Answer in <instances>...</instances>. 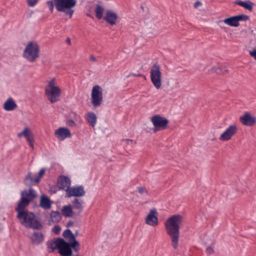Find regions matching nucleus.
<instances>
[{
  "label": "nucleus",
  "instance_id": "1",
  "mask_svg": "<svg viewBox=\"0 0 256 256\" xmlns=\"http://www.w3.org/2000/svg\"><path fill=\"white\" fill-rule=\"evenodd\" d=\"M182 221V217L181 215L174 214L170 217L164 224L167 234L170 237L172 244L174 249L178 246L180 227Z\"/></svg>",
  "mask_w": 256,
  "mask_h": 256
},
{
  "label": "nucleus",
  "instance_id": "2",
  "mask_svg": "<svg viewBox=\"0 0 256 256\" xmlns=\"http://www.w3.org/2000/svg\"><path fill=\"white\" fill-rule=\"evenodd\" d=\"M76 0H52L47 2L46 4L52 12H53L55 6L58 12H62L66 15H68L70 18H72L74 12L72 8L76 6Z\"/></svg>",
  "mask_w": 256,
  "mask_h": 256
},
{
  "label": "nucleus",
  "instance_id": "3",
  "mask_svg": "<svg viewBox=\"0 0 256 256\" xmlns=\"http://www.w3.org/2000/svg\"><path fill=\"white\" fill-rule=\"evenodd\" d=\"M45 95L51 103H55L59 100L62 90L58 85L54 78L50 80L44 88Z\"/></svg>",
  "mask_w": 256,
  "mask_h": 256
},
{
  "label": "nucleus",
  "instance_id": "4",
  "mask_svg": "<svg viewBox=\"0 0 256 256\" xmlns=\"http://www.w3.org/2000/svg\"><path fill=\"white\" fill-rule=\"evenodd\" d=\"M17 218L22 224L27 228H32L36 230L40 229L42 225L35 218L34 214L27 211L18 212Z\"/></svg>",
  "mask_w": 256,
  "mask_h": 256
},
{
  "label": "nucleus",
  "instance_id": "5",
  "mask_svg": "<svg viewBox=\"0 0 256 256\" xmlns=\"http://www.w3.org/2000/svg\"><path fill=\"white\" fill-rule=\"evenodd\" d=\"M40 55V48L35 41L29 42L24 50L23 56L30 62H34Z\"/></svg>",
  "mask_w": 256,
  "mask_h": 256
},
{
  "label": "nucleus",
  "instance_id": "6",
  "mask_svg": "<svg viewBox=\"0 0 256 256\" xmlns=\"http://www.w3.org/2000/svg\"><path fill=\"white\" fill-rule=\"evenodd\" d=\"M150 80L156 89L158 90L162 84L161 67L158 64H154L150 68Z\"/></svg>",
  "mask_w": 256,
  "mask_h": 256
},
{
  "label": "nucleus",
  "instance_id": "7",
  "mask_svg": "<svg viewBox=\"0 0 256 256\" xmlns=\"http://www.w3.org/2000/svg\"><path fill=\"white\" fill-rule=\"evenodd\" d=\"M103 100L102 90L98 85L93 86L91 94V102L94 107H98L102 103Z\"/></svg>",
  "mask_w": 256,
  "mask_h": 256
},
{
  "label": "nucleus",
  "instance_id": "8",
  "mask_svg": "<svg viewBox=\"0 0 256 256\" xmlns=\"http://www.w3.org/2000/svg\"><path fill=\"white\" fill-rule=\"evenodd\" d=\"M150 120L154 126L155 131L166 129L168 123V120L166 118L158 114L152 116Z\"/></svg>",
  "mask_w": 256,
  "mask_h": 256
},
{
  "label": "nucleus",
  "instance_id": "9",
  "mask_svg": "<svg viewBox=\"0 0 256 256\" xmlns=\"http://www.w3.org/2000/svg\"><path fill=\"white\" fill-rule=\"evenodd\" d=\"M238 128L236 124H230L220 134L219 140L222 142L230 140L238 132Z\"/></svg>",
  "mask_w": 256,
  "mask_h": 256
},
{
  "label": "nucleus",
  "instance_id": "10",
  "mask_svg": "<svg viewBox=\"0 0 256 256\" xmlns=\"http://www.w3.org/2000/svg\"><path fill=\"white\" fill-rule=\"evenodd\" d=\"M249 19V16L246 14H240L231 16L223 20L224 22L230 26L238 27L240 21L246 22Z\"/></svg>",
  "mask_w": 256,
  "mask_h": 256
},
{
  "label": "nucleus",
  "instance_id": "11",
  "mask_svg": "<svg viewBox=\"0 0 256 256\" xmlns=\"http://www.w3.org/2000/svg\"><path fill=\"white\" fill-rule=\"evenodd\" d=\"M59 246L58 253L62 256H72V242H66L62 238Z\"/></svg>",
  "mask_w": 256,
  "mask_h": 256
},
{
  "label": "nucleus",
  "instance_id": "12",
  "mask_svg": "<svg viewBox=\"0 0 256 256\" xmlns=\"http://www.w3.org/2000/svg\"><path fill=\"white\" fill-rule=\"evenodd\" d=\"M86 192L82 186H76L70 188L66 193L67 198L82 197L85 195Z\"/></svg>",
  "mask_w": 256,
  "mask_h": 256
},
{
  "label": "nucleus",
  "instance_id": "13",
  "mask_svg": "<svg viewBox=\"0 0 256 256\" xmlns=\"http://www.w3.org/2000/svg\"><path fill=\"white\" fill-rule=\"evenodd\" d=\"M63 236L66 238H68L70 242H72V246L74 251L76 252H78L80 250V244L76 240L72 231L70 230H64L63 233Z\"/></svg>",
  "mask_w": 256,
  "mask_h": 256
},
{
  "label": "nucleus",
  "instance_id": "14",
  "mask_svg": "<svg viewBox=\"0 0 256 256\" xmlns=\"http://www.w3.org/2000/svg\"><path fill=\"white\" fill-rule=\"evenodd\" d=\"M71 181L66 176H60L58 179L57 186L60 190H65L66 193L70 188Z\"/></svg>",
  "mask_w": 256,
  "mask_h": 256
},
{
  "label": "nucleus",
  "instance_id": "15",
  "mask_svg": "<svg viewBox=\"0 0 256 256\" xmlns=\"http://www.w3.org/2000/svg\"><path fill=\"white\" fill-rule=\"evenodd\" d=\"M54 135L56 138L60 141L64 140L66 138L72 137V134L70 130L64 127H60L54 132Z\"/></svg>",
  "mask_w": 256,
  "mask_h": 256
},
{
  "label": "nucleus",
  "instance_id": "16",
  "mask_svg": "<svg viewBox=\"0 0 256 256\" xmlns=\"http://www.w3.org/2000/svg\"><path fill=\"white\" fill-rule=\"evenodd\" d=\"M158 213L156 209L151 210L146 218V223L150 226H156L158 224Z\"/></svg>",
  "mask_w": 256,
  "mask_h": 256
},
{
  "label": "nucleus",
  "instance_id": "17",
  "mask_svg": "<svg viewBox=\"0 0 256 256\" xmlns=\"http://www.w3.org/2000/svg\"><path fill=\"white\" fill-rule=\"evenodd\" d=\"M240 122L244 126H252L256 122V118L252 116L249 112H246L240 118Z\"/></svg>",
  "mask_w": 256,
  "mask_h": 256
},
{
  "label": "nucleus",
  "instance_id": "18",
  "mask_svg": "<svg viewBox=\"0 0 256 256\" xmlns=\"http://www.w3.org/2000/svg\"><path fill=\"white\" fill-rule=\"evenodd\" d=\"M118 16L117 14L112 10H108L103 19L108 24L114 26L116 24Z\"/></svg>",
  "mask_w": 256,
  "mask_h": 256
},
{
  "label": "nucleus",
  "instance_id": "19",
  "mask_svg": "<svg viewBox=\"0 0 256 256\" xmlns=\"http://www.w3.org/2000/svg\"><path fill=\"white\" fill-rule=\"evenodd\" d=\"M22 136L26 138L27 142L29 143L30 146L33 148V135L28 128H25L22 131L18 134V137L20 138Z\"/></svg>",
  "mask_w": 256,
  "mask_h": 256
},
{
  "label": "nucleus",
  "instance_id": "20",
  "mask_svg": "<svg viewBox=\"0 0 256 256\" xmlns=\"http://www.w3.org/2000/svg\"><path fill=\"white\" fill-rule=\"evenodd\" d=\"M30 238L33 244H39L44 241V236L41 232H34L30 236Z\"/></svg>",
  "mask_w": 256,
  "mask_h": 256
},
{
  "label": "nucleus",
  "instance_id": "21",
  "mask_svg": "<svg viewBox=\"0 0 256 256\" xmlns=\"http://www.w3.org/2000/svg\"><path fill=\"white\" fill-rule=\"evenodd\" d=\"M18 107L16 104L14 99L8 98L3 104V108L6 111H12Z\"/></svg>",
  "mask_w": 256,
  "mask_h": 256
},
{
  "label": "nucleus",
  "instance_id": "22",
  "mask_svg": "<svg viewBox=\"0 0 256 256\" xmlns=\"http://www.w3.org/2000/svg\"><path fill=\"white\" fill-rule=\"evenodd\" d=\"M30 202V201L26 197L21 196V198L16 208V211L18 212L26 211L24 208L29 204Z\"/></svg>",
  "mask_w": 256,
  "mask_h": 256
},
{
  "label": "nucleus",
  "instance_id": "23",
  "mask_svg": "<svg viewBox=\"0 0 256 256\" xmlns=\"http://www.w3.org/2000/svg\"><path fill=\"white\" fill-rule=\"evenodd\" d=\"M39 205L44 210H50L52 207V202L48 196L42 195L40 196Z\"/></svg>",
  "mask_w": 256,
  "mask_h": 256
},
{
  "label": "nucleus",
  "instance_id": "24",
  "mask_svg": "<svg viewBox=\"0 0 256 256\" xmlns=\"http://www.w3.org/2000/svg\"><path fill=\"white\" fill-rule=\"evenodd\" d=\"M45 172V170L44 168H42L39 172L36 174V176H34V178H32L31 176V174L28 173V174L26 180H30V182L31 184H32L34 183H38L40 180V178H42V176H44V174Z\"/></svg>",
  "mask_w": 256,
  "mask_h": 256
},
{
  "label": "nucleus",
  "instance_id": "25",
  "mask_svg": "<svg viewBox=\"0 0 256 256\" xmlns=\"http://www.w3.org/2000/svg\"><path fill=\"white\" fill-rule=\"evenodd\" d=\"M62 240V238H58L55 240H50L47 242V248L48 249L50 250V252H53L56 249L58 250L59 244L60 243Z\"/></svg>",
  "mask_w": 256,
  "mask_h": 256
},
{
  "label": "nucleus",
  "instance_id": "26",
  "mask_svg": "<svg viewBox=\"0 0 256 256\" xmlns=\"http://www.w3.org/2000/svg\"><path fill=\"white\" fill-rule=\"evenodd\" d=\"M234 4L239 6L243 7L245 9L248 10L250 12L252 10L253 6L254 5V3L250 0L242 1L240 0H238L234 2Z\"/></svg>",
  "mask_w": 256,
  "mask_h": 256
},
{
  "label": "nucleus",
  "instance_id": "27",
  "mask_svg": "<svg viewBox=\"0 0 256 256\" xmlns=\"http://www.w3.org/2000/svg\"><path fill=\"white\" fill-rule=\"evenodd\" d=\"M36 191L32 188H30L28 190H24L21 192V196L26 197L30 202L36 198Z\"/></svg>",
  "mask_w": 256,
  "mask_h": 256
},
{
  "label": "nucleus",
  "instance_id": "28",
  "mask_svg": "<svg viewBox=\"0 0 256 256\" xmlns=\"http://www.w3.org/2000/svg\"><path fill=\"white\" fill-rule=\"evenodd\" d=\"M96 18L100 20L103 18L105 8L104 6L100 4H96L94 9Z\"/></svg>",
  "mask_w": 256,
  "mask_h": 256
},
{
  "label": "nucleus",
  "instance_id": "29",
  "mask_svg": "<svg viewBox=\"0 0 256 256\" xmlns=\"http://www.w3.org/2000/svg\"><path fill=\"white\" fill-rule=\"evenodd\" d=\"M86 121L94 128L96 124L97 121V117L96 114L93 112H88L84 116Z\"/></svg>",
  "mask_w": 256,
  "mask_h": 256
},
{
  "label": "nucleus",
  "instance_id": "30",
  "mask_svg": "<svg viewBox=\"0 0 256 256\" xmlns=\"http://www.w3.org/2000/svg\"><path fill=\"white\" fill-rule=\"evenodd\" d=\"M62 212L66 217H72L74 214V212L70 205L64 206L62 208Z\"/></svg>",
  "mask_w": 256,
  "mask_h": 256
},
{
  "label": "nucleus",
  "instance_id": "31",
  "mask_svg": "<svg viewBox=\"0 0 256 256\" xmlns=\"http://www.w3.org/2000/svg\"><path fill=\"white\" fill-rule=\"evenodd\" d=\"M50 218L52 222H58L62 219L61 214L58 211H52L50 213Z\"/></svg>",
  "mask_w": 256,
  "mask_h": 256
},
{
  "label": "nucleus",
  "instance_id": "32",
  "mask_svg": "<svg viewBox=\"0 0 256 256\" xmlns=\"http://www.w3.org/2000/svg\"><path fill=\"white\" fill-rule=\"evenodd\" d=\"M84 202L82 200H80L78 198H75L72 202V204L74 208L78 210L79 212L82 211L83 209Z\"/></svg>",
  "mask_w": 256,
  "mask_h": 256
},
{
  "label": "nucleus",
  "instance_id": "33",
  "mask_svg": "<svg viewBox=\"0 0 256 256\" xmlns=\"http://www.w3.org/2000/svg\"><path fill=\"white\" fill-rule=\"evenodd\" d=\"M26 1L30 7H34L38 4V0H26Z\"/></svg>",
  "mask_w": 256,
  "mask_h": 256
},
{
  "label": "nucleus",
  "instance_id": "34",
  "mask_svg": "<svg viewBox=\"0 0 256 256\" xmlns=\"http://www.w3.org/2000/svg\"><path fill=\"white\" fill-rule=\"evenodd\" d=\"M123 141L125 142L128 146L130 145L131 147H133L136 144V142L135 141L130 139H125Z\"/></svg>",
  "mask_w": 256,
  "mask_h": 256
},
{
  "label": "nucleus",
  "instance_id": "35",
  "mask_svg": "<svg viewBox=\"0 0 256 256\" xmlns=\"http://www.w3.org/2000/svg\"><path fill=\"white\" fill-rule=\"evenodd\" d=\"M61 230V228H60V226H55L53 228H52V231L56 234H58L60 232Z\"/></svg>",
  "mask_w": 256,
  "mask_h": 256
},
{
  "label": "nucleus",
  "instance_id": "36",
  "mask_svg": "<svg viewBox=\"0 0 256 256\" xmlns=\"http://www.w3.org/2000/svg\"><path fill=\"white\" fill-rule=\"evenodd\" d=\"M216 72L218 74H224L226 72H228V70H224V71H222L221 68H216Z\"/></svg>",
  "mask_w": 256,
  "mask_h": 256
},
{
  "label": "nucleus",
  "instance_id": "37",
  "mask_svg": "<svg viewBox=\"0 0 256 256\" xmlns=\"http://www.w3.org/2000/svg\"><path fill=\"white\" fill-rule=\"evenodd\" d=\"M206 252L208 254H212L214 253V250L212 248L208 246L206 249Z\"/></svg>",
  "mask_w": 256,
  "mask_h": 256
},
{
  "label": "nucleus",
  "instance_id": "38",
  "mask_svg": "<svg viewBox=\"0 0 256 256\" xmlns=\"http://www.w3.org/2000/svg\"><path fill=\"white\" fill-rule=\"evenodd\" d=\"M250 55L256 60V49L250 51Z\"/></svg>",
  "mask_w": 256,
  "mask_h": 256
},
{
  "label": "nucleus",
  "instance_id": "39",
  "mask_svg": "<svg viewBox=\"0 0 256 256\" xmlns=\"http://www.w3.org/2000/svg\"><path fill=\"white\" fill-rule=\"evenodd\" d=\"M138 192L140 194H142L144 193H145V192L146 193V190L144 188H143V187H142V186L138 187Z\"/></svg>",
  "mask_w": 256,
  "mask_h": 256
},
{
  "label": "nucleus",
  "instance_id": "40",
  "mask_svg": "<svg viewBox=\"0 0 256 256\" xmlns=\"http://www.w3.org/2000/svg\"><path fill=\"white\" fill-rule=\"evenodd\" d=\"M200 6H202V3L200 2H196L194 4V6L195 8H198Z\"/></svg>",
  "mask_w": 256,
  "mask_h": 256
},
{
  "label": "nucleus",
  "instance_id": "41",
  "mask_svg": "<svg viewBox=\"0 0 256 256\" xmlns=\"http://www.w3.org/2000/svg\"><path fill=\"white\" fill-rule=\"evenodd\" d=\"M68 124L70 126H74L75 125V123L73 120H70L68 122Z\"/></svg>",
  "mask_w": 256,
  "mask_h": 256
},
{
  "label": "nucleus",
  "instance_id": "42",
  "mask_svg": "<svg viewBox=\"0 0 256 256\" xmlns=\"http://www.w3.org/2000/svg\"><path fill=\"white\" fill-rule=\"evenodd\" d=\"M90 60L92 61H94V62L96 61V58L94 56H90Z\"/></svg>",
  "mask_w": 256,
  "mask_h": 256
},
{
  "label": "nucleus",
  "instance_id": "43",
  "mask_svg": "<svg viewBox=\"0 0 256 256\" xmlns=\"http://www.w3.org/2000/svg\"><path fill=\"white\" fill-rule=\"evenodd\" d=\"M86 15H87V16H88L89 17H91V18L92 17L90 14H87Z\"/></svg>",
  "mask_w": 256,
  "mask_h": 256
},
{
  "label": "nucleus",
  "instance_id": "44",
  "mask_svg": "<svg viewBox=\"0 0 256 256\" xmlns=\"http://www.w3.org/2000/svg\"><path fill=\"white\" fill-rule=\"evenodd\" d=\"M68 44H70V40H68Z\"/></svg>",
  "mask_w": 256,
  "mask_h": 256
},
{
  "label": "nucleus",
  "instance_id": "45",
  "mask_svg": "<svg viewBox=\"0 0 256 256\" xmlns=\"http://www.w3.org/2000/svg\"><path fill=\"white\" fill-rule=\"evenodd\" d=\"M78 256V255H76V256Z\"/></svg>",
  "mask_w": 256,
  "mask_h": 256
}]
</instances>
